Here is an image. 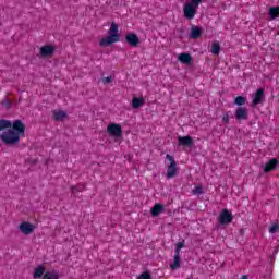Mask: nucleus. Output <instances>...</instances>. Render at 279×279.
Segmentation results:
<instances>
[{
  "label": "nucleus",
  "instance_id": "nucleus-14",
  "mask_svg": "<svg viewBox=\"0 0 279 279\" xmlns=\"http://www.w3.org/2000/svg\"><path fill=\"white\" fill-rule=\"evenodd\" d=\"M276 167H278V159L272 158L266 163L264 171H265V173H269V172L274 171V169H276Z\"/></svg>",
  "mask_w": 279,
  "mask_h": 279
},
{
  "label": "nucleus",
  "instance_id": "nucleus-6",
  "mask_svg": "<svg viewBox=\"0 0 279 279\" xmlns=\"http://www.w3.org/2000/svg\"><path fill=\"white\" fill-rule=\"evenodd\" d=\"M195 14H197V9L194 8L193 4L185 3L183 7V16L187 19V21H193Z\"/></svg>",
  "mask_w": 279,
  "mask_h": 279
},
{
  "label": "nucleus",
  "instance_id": "nucleus-27",
  "mask_svg": "<svg viewBox=\"0 0 279 279\" xmlns=\"http://www.w3.org/2000/svg\"><path fill=\"white\" fill-rule=\"evenodd\" d=\"M202 193H204V189L202 187V185H197V186H195V189L193 190V194H194V195H202Z\"/></svg>",
  "mask_w": 279,
  "mask_h": 279
},
{
  "label": "nucleus",
  "instance_id": "nucleus-34",
  "mask_svg": "<svg viewBox=\"0 0 279 279\" xmlns=\"http://www.w3.org/2000/svg\"><path fill=\"white\" fill-rule=\"evenodd\" d=\"M180 248L174 250V257L180 258Z\"/></svg>",
  "mask_w": 279,
  "mask_h": 279
},
{
  "label": "nucleus",
  "instance_id": "nucleus-21",
  "mask_svg": "<svg viewBox=\"0 0 279 279\" xmlns=\"http://www.w3.org/2000/svg\"><path fill=\"white\" fill-rule=\"evenodd\" d=\"M53 119H54V121H62L63 119H66V112L53 111Z\"/></svg>",
  "mask_w": 279,
  "mask_h": 279
},
{
  "label": "nucleus",
  "instance_id": "nucleus-32",
  "mask_svg": "<svg viewBox=\"0 0 279 279\" xmlns=\"http://www.w3.org/2000/svg\"><path fill=\"white\" fill-rule=\"evenodd\" d=\"M110 82H112V76H107L102 80L104 84H110Z\"/></svg>",
  "mask_w": 279,
  "mask_h": 279
},
{
  "label": "nucleus",
  "instance_id": "nucleus-16",
  "mask_svg": "<svg viewBox=\"0 0 279 279\" xmlns=\"http://www.w3.org/2000/svg\"><path fill=\"white\" fill-rule=\"evenodd\" d=\"M145 105V98H141V97H134L133 101H132V108H134L135 110H138V108H141V106Z\"/></svg>",
  "mask_w": 279,
  "mask_h": 279
},
{
  "label": "nucleus",
  "instance_id": "nucleus-35",
  "mask_svg": "<svg viewBox=\"0 0 279 279\" xmlns=\"http://www.w3.org/2000/svg\"><path fill=\"white\" fill-rule=\"evenodd\" d=\"M241 279H247V275H243Z\"/></svg>",
  "mask_w": 279,
  "mask_h": 279
},
{
  "label": "nucleus",
  "instance_id": "nucleus-28",
  "mask_svg": "<svg viewBox=\"0 0 279 279\" xmlns=\"http://www.w3.org/2000/svg\"><path fill=\"white\" fill-rule=\"evenodd\" d=\"M187 3L197 10V8H199V3H202V0H191V2Z\"/></svg>",
  "mask_w": 279,
  "mask_h": 279
},
{
  "label": "nucleus",
  "instance_id": "nucleus-30",
  "mask_svg": "<svg viewBox=\"0 0 279 279\" xmlns=\"http://www.w3.org/2000/svg\"><path fill=\"white\" fill-rule=\"evenodd\" d=\"M137 279H151V275L147 271L141 274Z\"/></svg>",
  "mask_w": 279,
  "mask_h": 279
},
{
  "label": "nucleus",
  "instance_id": "nucleus-33",
  "mask_svg": "<svg viewBox=\"0 0 279 279\" xmlns=\"http://www.w3.org/2000/svg\"><path fill=\"white\" fill-rule=\"evenodd\" d=\"M184 247V241L183 242H179V243H177V245H175V248L177 250H182Z\"/></svg>",
  "mask_w": 279,
  "mask_h": 279
},
{
  "label": "nucleus",
  "instance_id": "nucleus-7",
  "mask_svg": "<svg viewBox=\"0 0 279 279\" xmlns=\"http://www.w3.org/2000/svg\"><path fill=\"white\" fill-rule=\"evenodd\" d=\"M56 53V46L45 45L40 47L39 54L41 58H49Z\"/></svg>",
  "mask_w": 279,
  "mask_h": 279
},
{
  "label": "nucleus",
  "instance_id": "nucleus-2",
  "mask_svg": "<svg viewBox=\"0 0 279 279\" xmlns=\"http://www.w3.org/2000/svg\"><path fill=\"white\" fill-rule=\"evenodd\" d=\"M121 40V35H119V25L114 22L111 23L109 28V36L100 39V47H110V45L114 43H119Z\"/></svg>",
  "mask_w": 279,
  "mask_h": 279
},
{
  "label": "nucleus",
  "instance_id": "nucleus-5",
  "mask_svg": "<svg viewBox=\"0 0 279 279\" xmlns=\"http://www.w3.org/2000/svg\"><path fill=\"white\" fill-rule=\"evenodd\" d=\"M107 133L110 136H116V138H119V136L123 134V128H121V124L110 123L107 126Z\"/></svg>",
  "mask_w": 279,
  "mask_h": 279
},
{
  "label": "nucleus",
  "instance_id": "nucleus-3",
  "mask_svg": "<svg viewBox=\"0 0 279 279\" xmlns=\"http://www.w3.org/2000/svg\"><path fill=\"white\" fill-rule=\"evenodd\" d=\"M166 160H169L170 165L167 168L166 178L167 180H171V178H175L178 175V163L175 159L171 155H166Z\"/></svg>",
  "mask_w": 279,
  "mask_h": 279
},
{
  "label": "nucleus",
  "instance_id": "nucleus-20",
  "mask_svg": "<svg viewBox=\"0 0 279 279\" xmlns=\"http://www.w3.org/2000/svg\"><path fill=\"white\" fill-rule=\"evenodd\" d=\"M43 279H60V275L57 271H46Z\"/></svg>",
  "mask_w": 279,
  "mask_h": 279
},
{
  "label": "nucleus",
  "instance_id": "nucleus-10",
  "mask_svg": "<svg viewBox=\"0 0 279 279\" xmlns=\"http://www.w3.org/2000/svg\"><path fill=\"white\" fill-rule=\"evenodd\" d=\"M126 43L130 45V47H138L141 39L138 38V35L134 33H130L125 36Z\"/></svg>",
  "mask_w": 279,
  "mask_h": 279
},
{
  "label": "nucleus",
  "instance_id": "nucleus-9",
  "mask_svg": "<svg viewBox=\"0 0 279 279\" xmlns=\"http://www.w3.org/2000/svg\"><path fill=\"white\" fill-rule=\"evenodd\" d=\"M263 99H265V89L259 88L256 90L253 97L252 106H258L263 104Z\"/></svg>",
  "mask_w": 279,
  "mask_h": 279
},
{
  "label": "nucleus",
  "instance_id": "nucleus-26",
  "mask_svg": "<svg viewBox=\"0 0 279 279\" xmlns=\"http://www.w3.org/2000/svg\"><path fill=\"white\" fill-rule=\"evenodd\" d=\"M86 189V186L84 184H78V185H73L71 187V191L73 193V195H75V193H82V191H84Z\"/></svg>",
  "mask_w": 279,
  "mask_h": 279
},
{
  "label": "nucleus",
  "instance_id": "nucleus-29",
  "mask_svg": "<svg viewBox=\"0 0 279 279\" xmlns=\"http://www.w3.org/2000/svg\"><path fill=\"white\" fill-rule=\"evenodd\" d=\"M278 228H279L278 223L272 225V226L269 228L270 234H276V232H278Z\"/></svg>",
  "mask_w": 279,
  "mask_h": 279
},
{
  "label": "nucleus",
  "instance_id": "nucleus-19",
  "mask_svg": "<svg viewBox=\"0 0 279 279\" xmlns=\"http://www.w3.org/2000/svg\"><path fill=\"white\" fill-rule=\"evenodd\" d=\"M220 52H221V46L219 45V41H214L211 44V53L214 56H219Z\"/></svg>",
  "mask_w": 279,
  "mask_h": 279
},
{
  "label": "nucleus",
  "instance_id": "nucleus-17",
  "mask_svg": "<svg viewBox=\"0 0 279 279\" xmlns=\"http://www.w3.org/2000/svg\"><path fill=\"white\" fill-rule=\"evenodd\" d=\"M43 276H45V266L39 265L35 268L33 272V278H43Z\"/></svg>",
  "mask_w": 279,
  "mask_h": 279
},
{
  "label": "nucleus",
  "instance_id": "nucleus-12",
  "mask_svg": "<svg viewBox=\"0 0 279 279\" xmlns=\"http://www.w3.org/2000/svg\"><path fill=\"white\" fill-rule=\"evenodd\" d=\"M178 143L182 147H192L193 146V137L191 136H179Z\"/></svg>",
  "mask_w": 279,
  "mask_h": 279
},
{
  "label": "nucleus",
  "instance_id": "nucleus-22",
  "mask_svg": "<svg viewBox=\"0 0 279 279\" xmlns=\"http://www.w3.org/2000/svg\"><path fill=\"white\" fill-rule=\"evenodd\" d=\"M180 265H182V259L180 257H174L173 263L170 264V269L175 271V269H180Z\"/></svg>",
  "mask_w": 279,
  "mask_h": 279
},
{
  "label": "nucleus",
  "instance_id": "nucleus-15",
  "mask_svg": "<svg viewBox=\"0 0 279 279\" xmlns=\"http://www.w3.org/2000/svg\"><path fill=\"white\" fill-rule=\"evenodd\" d=\"M199 36H202V28H199L198 26H193L191 29L190 38H192L193 40H197Z\"/></svg>",
  "mask_w": 279,
  "mask_h": 279
},
{
  "label": "nucleus",
  "instance_id": "nucleus-1",
  "mask_svg": "<svg viewBox=\"0 0 279 279\" xmlns=\"http://www.w3.org/2000/svg\"><path fill=\"white\" fill-rule=\"evenodd\" d=\"M0 141L4 145H19L21 137L25 136V124L21 120H0Z\"/></svg>",
  "mask_w": 279,
  "mask_h": 279
},
{
  "label": "nucleus",
  "instance_id": "nucleus-25",
  "mask_svg": "<svg viewBox=\"0 0 279 279\" xmlns=\"http://www.w3.org/2000/svg\"><path fill=\"white\" fill-rule=\"evenodd\" d=\"M1 106H3V108H7V110H10V108H12V99L4 97L1 100Z\"/></svg>",
  "mask_w": 279,
  "mask_h": 279
},
{
  "label": "nucleus",
  "instance_id": "nucleus-13",
  "mask_svg": "<svg viewBox=\"0 0 279 279\" xmlns=\"http://www.w3.org/2000/svg\"><path fill=\"white\" fill-rule=\"evenodd\" d=\"M163 211H165V205L160 203H156L150 209V215L153 217H158V215H160V213H163Z\"/></svg>",
  "mask_w": 279,
  "mask_h": 279
},
{
  "label": "nucleus",
  "instance_id": "nucleus-8",
  "mask_svg": "<svg viewBox=\"0 0 279 279\" xmlns=\"http://www.w3.org/2000/svg\"><path fill=\"white\" fill-rule=\"evenodd\" d=\"M35 226L32 222L24 221L20 225V231L22 234H32L35 230Z\"/></svg>",
  "mask_w": 279,
  "mask_h": 279
},
{
  "label": "nucleus",
  "instance_id": "nucleus-23",
  "mask_svg": "<svg viewBox=\"0 0 279 279\" xmlns=\"http://www.w3.org/2000/svg\"><path fill=\"white\" fill-rule=\"evenodd\" d=\"M269 16L274 21L277 16H279V7H271L269 9Z\"/></svg>",
  "mask_w": 279,
  "mask_h": 279
},
{
  "label": "nucleus",
  "instance_id": "nucleus-24",
  "mask_svg": "<svg viewBox=\"0 0 279 279\" xmlns=\"http://www.w3.org/2000/svg\"><path fill=\"white\" fill-rule=\"evenodd\" d=\"M235 106H245L247 104V98L243 96H238L234 100Z\"/></svg>",
  "mask_w": 279,
  "mask_h": 279
},
{
  "label": "nucleus",
  "instance_id": "nucleus-11",
  "mask_svg": "<svg viewBox=\"0 0 279 279\" xmlns=\"http://www.w3.org/2000/svg\"><path fill=\"white\" fill-rule=\"evenodd\" d=\"M248 113H247V109L245 107H239L235 110V119L238 121H245L247 120Z\"/></svg>",
  "mask_w": 279,
  "mask_h": 279
},
{
  "label": "nucleus",
  "instance_id": "nucleus-31",
  "mask_svg": "<svg viewBox=\"0 0 279 279\" xmlns=\"http://www.w3.org/2000/svg\"><path fill=\"white\" fill-rule=\"evenodd\" d=\"M222 121L228 125V123H230V114L226 113V114L222 117Z\"/></svg>",
  "mask_w": 279,
  "mask_h": 279
},
{
  "label": "nucleus",
  "instance_id": "nucleus-4",
  "mask_svg": "<svg viewBox=\"0 0 279 279\" xmlns=\"http://www.w3.org/2000/svg\"><path fill=\"white\" fill-rule=\"evenodd\" d=\"M232 219H234V215H232L230 210L226 208L220 213L218 223L221 226H228V223H232Z\"/></svg>",
  "mask_w": 279,
  "mask_h": 279
},
{
  "label": "nucleus",
  "instance_id": "nucleus-18",
  "mask_svg": "<svg viewBox=\"0 0 279 279\" xmlns=\"http://www.w3.org/2000/svg\"><path fill=\"white\" fill-rule=\"evenodd\" d=\"M179 60L182 62V64H191V60H193V58L191 54L183 52L179 54Z\"/></svg>",
  "mask_w": 279,
  "mask_h": 279
}]
</instances>
